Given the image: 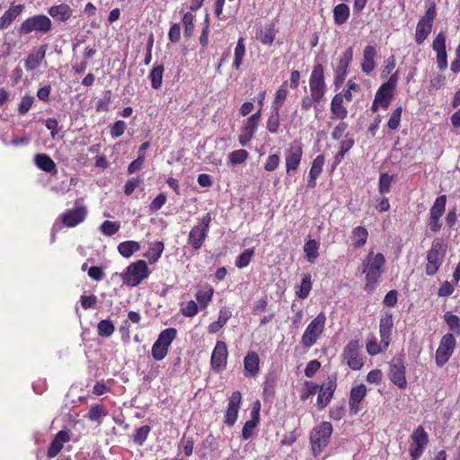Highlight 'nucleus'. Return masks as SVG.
<instances>
[{
  "label": "nucleus",
  "instance_id": "6",
  "mask_svg": "<svg viewBox=\"0 0 460 460\" xmlns=\"http://www.w3.org/2000/svg\"><path fill=\"white\" fill-rule=\"evenodd\" d=\"M447 252V245L441 239H435L427 254L425 272L429 276L435 275L441 266Z\"/></svg>",
  "mask_w": 460,
  "mask_h": 460
},
{
  "label": "nucleus",
  "instance_id": "30",
  "mask_svg": "<svg viewBox=\"0 0 460 460\" xmlns=\"http://www.w3.org/2000/svg\"><path fill=\"white\" fill-rule=\"evenodd\" d=\"M394 97V90L388 88L385 84H382L379 89L376 91L375 98L376 102H379V105L381 108L386 110L391 101Z\"/></svg>",
  "mask_w": 460,
  "mask_h": 460
},
{
  "label": "nucleus",
  "instance_id": "26",
  "mask_svg": "<svg viewBox=\"0 0 460 460\" xmlns=\"http://www.w3.org/2000/svg\"><path fill=\"white\" fill-rule=\"evenodd\" d=\"M47 46L42 45L39 49L31 52L25 59L24 66L27 71H33L38 68L46 55Z\"/></svg>",
  "mask_w": 460,
  "mask_h": 460
},
{
  "label": "nucleus",
  "instance_id": "13",
  "mask_svg": "<svg viewBox=\"0 0 460 460\" xmlns=\"http://www.w3.org/2000/svg\"><path fill=\"white\" fill-rule=\"evenodd\" d=\"M285 164L288 174L296 172L302 161L303 144L301 141H293L285 152Z\"/></svg>",
  "mask_w": 460,
  "mask_h": 460
},
{
  "label": "nucleus",
  "instance_id": "42",
  "mask_svg": "<svg viewBox=\"0 0 460 460\" xmlns=\"http://www.w3.org/2000/svg\"><path fill=\"white\" fill-rule=\"evenodd\" d=\"M287 85L288 82L286 81L277 90L274 100L272 102V110L279 111L280 107L282 106L288 94Z\"/></svg>",
  "mask_w": 460,
  "mask_h": 460
},
{
  "label": "nucleus",
  "instance_id": "12",
  "mask_svg": "<svg viewBox=\"0 0 460 460\" xmlns=\"http://www.w3.org/2000/svg\"><path fill=\"white\" fill-rule=\"evenodd\" d=\"M456 345V341L453 333H447L441 338L435 355L436 364L439 367H443L449 360L455 350Z\"/></svg>",
  "mask_w": 460,
  "mask_h": 460
},
{
  "label": "nucleus",
  "instance_id": "43",
  "mask_svg": "<svg viewBox=\"0 0 460 460\" xmlns=\"http://www.w3.org/2000/svg\"><path fill=\"white\" fill-rule=\"evenodd\" d=\"M319 243L314 239L307 241L304 246V251L306 255V259L309 262L314 263L319 256L318 252Z\"/></svg>",
  "mask_w": 460,
  "mask_h": 460
},
{
  "label": "nucleus",
  "instance_id": "41",
  "mask_svg": "<svg viewBox=\"0 0 460 460\" xmlns=\"http://www.w3.org/2000/svg\"><path fill=\"white\" fill-rule=\"evenodd\" d=\"M312 279L310 274H305L301 279V284L296 291V295L300 299H305L312 290Z\"/></svg>",
  "mask_w": 460,
  "mask_h": 460
},
{
  "label": "nucleus",
  "instance_id": "56",
  "mask_svg": "<svg viewBox=\"0 0 460 460\" xmlns=\"http://www.w3.org/2000/svg\"><path fill=\"white\" fill-rule=\"evenodd\" d=\"M119 228L120 224L119 222L109 220H105L100 227L101 232L106 236H111L115 234L119 230Z\"/></svg>",
  "mask_w": 460,
  "mask_h": 460
},
{
  "label": "nucleus",
  "instance_id": "7",
  "mask_svg": "<svg viewBox=\"0 0 460 460\" xmlns=\"http://www.w3.org/2000/svg\"><path fill=\"white\" fill-rule=\"evenodd\" d=\"M326 315L323 312L310 322L301 338V344L305 348H311L316 343L324 331Z\"/></svg>",
  "mask_w": 460,
  "mask_h": 460
},
{
  "label": "nucleus",
  "instance_id": "1",
  "mask_svg": "<svg viewBox=\"0 0 460 460\" xmlns=\"http://www.w3.org/2000/svg\"><path fill=\"white\" fill-rule=\"evenodd\" d=\"M385 258L383 253H367L362 261L363 273L365 274V289L373 291L377 287L384 273Z\"/></svg>",
  "mask_w": 460,
  "mask_h": 460
},
{
  "label": "nucleus",
  "instance_id": "23",
  "mask_svg": "<svg viewBox=\"0 0 460 460\" xmlns=\"http://www.w3.org/2000/svg\"><path fill=\"white\" fill-rule=\"evenodd\" d=\"M260 371V358L257 352L250 351L243 358V375L246 377H253Z\"/></svg>",
  "mask_w": 460,
  "mask_h": 460
},
{
  "label": "nucleus",
  "instance_id": "62",
  "mask_svg": "<svg viewBox=\"0 0 460 460\" xmlns=\"http://www.w3.org/2000/svg\"><path fill=\"white\" fill-rule=\"evenodd\" d=\"M280 157L277 154L270 155L264 164V170L267 172L275 171L279 164Z\"/></svg>",
  "mask_w": 460,
  "mask_h": 460
},
{
  "label": "nucleus",
  "instance_id": "35",
  "mask_svg": "<svg viewBox=\"0 0 460 460\" xmlns=\"http://www.w3.org/2000/svg\"><path fill=\"white\" fill-rule=\"evenodd\" d=\"M164 250V244L161 241L155 242L148 251L144 254L147 258L149 264L155 263L161 257Z\"/></svg>",
  "mask_w": 460,
  "mask_h": 460
},
{
  "label": "nucleus",
  "instance_id": "44",
  "mask_svg": "<svg viewBox=\"0 0 460 460\" xmlns=\"http://www.w3.org/2000/svg\"><path fill=\"white\" fill-rule=\"evenodd\" d=\"M432 26L425 23L424 21H419L416 27L415 40L418 44L423 43L431 32Z\"/></svg>",
  "mask_w": 460,
  "mask_h": 460
},
{
  "label": "nucleus",
  "instance_id": "17",
  "mask_svg": "<svg viewBox=\"0 0 460 460\" xmlns=\"http://www.w3.org/2000/svg\"><path fill=\"white\" fill-rule=\"evenodd\" d=\"M432 49L436 52L438 68L444 71L447 68V53L446 47V34L440 31L437 34L432 42Z\"/></svg>",
  "mask_w": 460,
  "mask_h": 460
},
{
  "label": "nucleus",
  "instance_id": "24",
  "mask_svg": "<svg viewBox=\"0 0 460 460\" xmlns=\"http://www.w3.org/2000/svg\"><path fill=\"white\" fill-rule=\"evenodd\" d=\"M24 10L23 4H11L0 17V31L7 29Z\"/></svg>",
  "mask_w": 460,
  "mask_h": 460
},
{
  "label": "nucleus",
  "instance_id": "5",
  "mask_svg": "<svg viewBox=\"0 0 460 460\" xmlns=\"http://www.w3.org/2000/svg\"><path fill=\"white\" fill-rule=\"evenodd\" d=\"M150 275V270L143 260H138L130 263L126 271L120 274L123 282L129 287L138 286L144 279Z\"/></svg>",
  "mask_w": 460,
  "mask_h": 460
},
{
  "label": "nucleus",
  "instance_id": "59",
  "mask_svg": "<svg viewBox=\"0 0 460 460\" xmlns=\"http://www.w3.org/2000/svg\"><path fill=\"white\" fill-rule=\"evenodd\" d=\"M325 157L323 155H318L313 161L309 173L320 176L323 172V167L324 165Z\"/></svg>",
  "mask_w": 460,
  "mask_h": 460
},
{
  "label": "nucleus",
  "instance_id": "10",
  "mask_svg": "<svg viewBox=\"0 0 460 460\" xmlns=\"http://www.w3.org/2000/svg\"><path fill=\"white\" fill-rule=\"evenodd\" d=\"M310 94L316 100H323L326 93L324 68L322 64L314 65L309 78Z\"/></svg>",
  "mask_w": 460,
  "mask_h": 460
},
{
  "label": "nucleus",
  "instance_id": "36",
  "mask_svg": "<svg viewBox=\"0 0 460 460\" xmlns=\"http://www.w3.org/2000/svg\"><path fill=\"white\" fill-rule=\"evenodd\" d=\"M349 17V8L345 4H339L333 9V19L337 25H342Z\"/></svg>",
  "mask_w": 460,
  "mask_h": 460
},
{
  "label": "nucleus",
  "instance_id": "20",
  "mask_svg": "<svg viewBox=\"0 0 460 460\" xmlns=\"http://www.w3.org/2000/svg\"><path fill=\"white\" fill-rule=\"evenodd\" d=\"M367 395L365 385H358L350 389L349 398V409L351 415H356L361 410L360 403Z\"/></svg>",
  "mask_w": 460,
  "mask_h": 460
},
{
  "label": "nucleus",
  "instance_id": "4",
  "mask_svg": "<svg viewBox=\"0 0 460 460\" xmlns=\"http://www.w3.org/2000/svg\"><path fill=\"white\" fill-rule=\"evenodd\" d=\"M212 217L210 213H206L199 221V224L194 226L188 235V244L194 250L198 251L206 241Z\"/></svg>",
  "mask_w": 460,
  "mask_h": 460
},
{
  "label": "nucleus",
  "instance_id": "60",
  "mask_svg": "<svg viewBox=\"0 0 460 460\" xmlns=\"http://www.w3.org/2000/svg\"><path fill=\"white\" fill-rule=\"evenodd\" d=\"M346 412L345 403L333 405L329 411V416L334 420H341Z\"/></svg>",
  "mask_w": 460,
  "mask_h": 460
},
{
  "label": "nucleus",
  "instance_id": "16",
  "mask_svg": "<svg viewBox=\"0 0 460 460\" xmlns=\"http://www.w3.org/2000/svg\"><path fill=\"white\" fill-rule=\"evenodd\" d=\"M228 350L226 343L217 341L211 354L210 366L216 373L223 372L227 366Z\"/></svg>",
  "mask_w": 460,
  "mask_h": 460
},
{
  "label": "nucleus",
  "instance_id": "39",
  "mask_svg": "<svg viewBox=\"0 0 460 460\" xmlns=\"http://www.w3.org/2000/svg\"><path fill=\"white\" fill-rule=\"evenodd\" d=\"M443 318L451 332L450 333H453L454 337L460 336V318L451 312H446Z\"/></svg>",
  "mask_w": 460,
  "mask_h": 460
},
{
  "label": "nucleus",
  "instance_id": "51",
  "mask_svg": "<svg viewBox=\"0 0 460 460\" xmlns=\"http://www.w3.org/2000/svg\"><path fill=\"white\" fill-rule=\"evenodd\" d=\"M248 157L249 153L244 149L234 150L228 155L229 162L233 165L243 164L248 159Z\"/></svg>",
  "mask_w": 460,
  "mask_h": 460
},
{
  "label": "nucleus",
  "instance_id": "53",
  "mask_svg": "<svg viewBox=\"0 0 460 460\" xmlns=\"http://www.w3.org/2000/svg\"><path fill=\"white\" fill-rule=\"evenodd\" d=\"M279 124V111L272 110L268 117L266 128L270 133H277Z\"/></svg>",
  "mask_w": 460,
  "mask_h": 460
},
{
  "label": "nucleus",
  "instance_id": "54",
  "mask_svg": "<svg viewBox=\"0 0 460 460\" xmlns=\"http://www.w3.org/2000/svg\"><path fill=\"white\" fill-rule=\"evenodd\" d=\"M402 113V107L398 106L390 115V118L387 121V128L391 130H396L401 122V117Z\"/></svg>",
  "mask_w": 460,
  "mask_h": 460
},
{
  "label": "nucleus",
  "instance_id": "18",
  "mask_svg": "<svg viewBox=\"0 0 460 460\" xmlns=\"http://www.w3.org/2000/svg\"><path fill=\"white\" fill-rule=\"evenodd\" d=\"M242 402V394L239 391H234L232 393L229 401L227 409L225 414L224 422L226 426L232 427L237 420L238 412L240 410V405Z\"/></svg>",
  "mask_w": 460,
  "mask_h": 460
},
{
  "label": "nucleus",
  "instance_id": "33",
  "mask_svg": "<svg viewBox=\"0 0 460 460\" xmlns=\"http://www.w3.org/2000/svg\"><path fill=\"white\" fill-rule=\"evenodd\" d=\"M261 109H259L255 113L252 114L244 122L241 128V131L244 133H249V135L254 136L259 122L261 120Z\"/></svg>",
  "mask_w": 460,
  "mask_h": 460
},
{
  "label": "nucleus",
  "instance_id": "21",
  "mask_svg": "<svg viewBox=\"0 0 460 460\" xmlns=\"http://www.w3.org/2000/svg\"><path fill=\"white\" fill-rule=\"evenodd\" d=\"M87 216V210L84 206L75 207L74 209L66 210L62 215V223L66 227H75L84 222Z\"/></svg>",
  "mask_w": 460,
  "mask_h": 460
},
{
  "label": "nucleus",
  "instance_id": "45",
  "mask_svg": "<svg viewBox=\"0 0 460 460\" xmlns=\"http://www.w3.org/2000/svg\"><path fill=\"white\" fill-rule=\"evenodd\" d=\"M115 332V326L110 319L101 320L97 324V332L101 337H111Z\"/></svg>",
  "mask_w": 460,
  "mask_h": 460
},
{
  "label": "nucleus",
  "instance_id": "19",
  "mask_svg": "<svg viewBox=\"0 0 460 460\" xmlns=\"http://www.w3.org/2000/svg\"><path fill=\"white\" fill-rule=\"evenodd\" d=\"M394 329L393 314L385 312L382 314L379 323V333L381 338V344L384 349H387L392 341V333Z\"/></svg>",
  "mask_w": 460,
  "mask_h": 460
},
{
  "label": "nucleus",
  "instance_id": "8",
  "mask_svg": "<svg viewBox=\"0 0 460 460\" xmlns=\"http://www.w3.org/2000/svg\"><path fill=\"white\" fill-rule=\"evenodd\" d=\"M176 335L177 331L174 328H167L160 332L151 349V354L155 360H163L167 356L169 348Z\"/></svg>",
  "mask_w": 460,
  "mask_h": 460
},
{
  "label": "nucleus",
  "instance_id": "31",
  "mask_svg": "<svg viewBox=\"0 0 460 460\" xmlns=\"http://www.w3.org/2000/svg\"><path fill=\"white\" fill-rule=\"evenodd\" d=\"M352 245L354 248L358 249L363 247L368 238V232L365 226H356L351 232Z\"/></svg>",
  "mask_w": 460,
  "mask_h": 460
},
{
  "label": "nucleus",
  "instance_id": "14",
  "mask_svg": "<svg viewBox=\"0 0 460 460\" xmlns=\"http://www.w3.org/2000/svg\"><path fill=\"white\" fill-rule=\"evenodd\" d=\"M360 344L357 340H352L344 347L342 358L352 370H359L363 367V359L359 356Z\"/></svg>",
  "mask_w": 460,
  "mask_h": 460
},
{
  "label": "nucleus",
  "instance_id": "15",
  "mask_svg": "<svg viewBox=\"0 0 460 460\" xmlns=\"http://www.w3.org/2000/svg\"><path fill=\"white\" fill-rule=\"evenodd\" d=\"M337 388V379L335 376H328L323 384L318 385L317 407L323 410L327 407L333 397Z\"/></svg>",
  "mask_w": 460,
  "mask_h": 460
},
{
  "label": "nucleus",
  "instance_id": "52",
  "mask_svg": "<svg viewBox=\"0 0 460 460\" xmlns=\"http://www.w3.org/2000/svg\"><path fill=\"white\" fill-rule=\"evenodd\" d=\"M318 390V385L310 381H305L300 391V400L305 402L310 396L314 395Z\"/></svg>",
  "mask_w": 460,
  "mask_h": 460
},
{
  "label": "nucleus",
  "instance_id": "61",
  "mask_svg": "<svg viewBox=\"0 0 460 460\" xmlns=\"http://www.w3.org/2000/svg\"><path fill=\"white\" fill-rule=\"evenodd\" d=\"M199 312V306L193 300L189 301L184 307L181 308V313L185 317H193Z\"/></svg>",
  "mask_w": 460,
  "mask_h": 460
},
{
  "label": "nucleus",
  "instance_id": "25",
  "mask_svg": "<svg viewBox=\"0 0 460 460\" xmlns=\"http://www.w3.org/2000/svg\"><path fill=\"white\" fill-rule=\"evenodd\" d=\"M36 166L53 176L58 174V168L53 159L47 154H37L34 156Z\"/></svg>",
  "mask_w": 460,
  "mask_h": 460
},
{
  "label": "nucleus",
  "instance_id": "38",
  "mask_svg": "<svg viewBox=\"0 0 460 460\" xmlns=\"http://www.w3.org/2000/svg\"><path fill=\"white\" fill-rule=\"evenodd\" d=\"M354 144L353 138H347L340 143V150L334 156L333 168L341 163L345 155L353 147Z\"/></svg>",
  "mask_w": 460,
  "mask_h": 460
},
{
  "label": "nucleus",
  "instance_id": "29",
  "mask_svg": "<svg viewBox=\"0 0 460 460\" xmlns=\"http://www.w3.org/2000/svg\"><path fill=\"white\" fill-rule=\"evenodd\" d=\"M332 119L343 120L348 116V111L343 105L342 93H336L331 102Z\"/></svg>",
  "mask_w": 460,
  "mask_h": 460
},
{
  "label": "nucleus",
  "instance_id": "47",
  "mask_svg": "<svg viewBox=\"0 0 460 460\" xmlns=\"http://www.w3.org/2000/svg\"><path fill=\"white\" fill-rule=\"evenodd\" d=\"M150 431L151 427L148 425H144L137 428L132 436L133 442L137 446H143Z\"/></svg>",
  "mask_w": 460,
  "mask_h": 460
},
{
  "label": "nucleus",
  "instance_id": "37",
  "mask_svg": "<svg viewBox=\"0 0 460 460\" xmlns=\"http://www.w3.org/2000/svg\"><path fill=\"white\" fill-rule=\"evenodd\" d=\"M164 67L163 65L155 66L149 74V79L151 82V86L153 89H159L163 84V76H164Z\"/></svg>",
  "mask_w": 460,
  "mask_h": 460
},
{
  "label": "nucleus",
  "instance_id": "9",
  "mask_svg": "<svg viewBox=\"0 0 460 460\" xmlns=\"http://www.w3.org/2000/svg\"><path fill=\"white\" fill-rule=\"evenodd\" d=\"M411 443L409 448V454L411 460H418L424 453L429 444V434L424 427L419 425L411 435Z\"/></svg>",
  "mask_w": 460,
  "mask_h": 460
},
{
  "label": "nucleus",
  "instance_id": "11",
  "mask_svg": "<svg viewBox=\"0 0 460 460\" xmlns=\"http://www.w3.org/2000/svg\"><path fill=\"white\" fill-rule=\"evenodd\" d=\"M406 368L402 355L394 356L389 366V378L391 382L400 389H405L407 386Z\"/></svg>",
  "mask_w": 460,
  "mask_h": 460
},
{
  "label": "nucleus",
  "instance_id": "32",
  "mask_svg": "<svg viewBox=\"0 0 460 460\" xmlns=\"http://www.w3.org/2000/svg\"><path fill=\"white\" fill-rule=\"evenodd\" d=\"M246 53L244 39L240 37L237 40V44L234 52V62L232 65L233 69L239 70L241 66L243 65V58Z\"/></svg>",
  "mask_w": 460,
  "mask_h": 460
},
{
  "label": "nucleus",
  "instance_id": "27",
  "mask_svg": "<svg viewBox=\"0 0 460 460\" xmlns=\"http://www.w3.org/2000/svg\"><path fill=\"white\" fill-rule=\"evenodd\" d=\"M376 56V49L372 45L365 47L363 51V59L361 62V70L363 73L369 75L376 66L375 57Z\"/></svg>",
  "mask_w": 460,
  "mask_h": 460
},
{
  "label": "nucleus",
  "instance_id": "48",
  "mask_svg": "<svg viewBox=\"0 0 460 460\" xmlns=\"http://www.w3.org/2000/svg\"><path fill=\"white\" fill-rule=\"evenodd\" d=\"M447 204L446 195L438 196L430 208L429 216L441 217L445 212Z\"/></svg>",
  "mask_w": 460,
  "mask_h": 460
},
{
  "label": "nucleus",
  "instance_id": "46",
  "mask_svg": "<svg viewBox=\"0 0 460 460\" xmlns=\"http://www.w3.org/2000/svg\"><path fill=\"white\" fill-rule=\"evenodd\" d=\"M276 31L273 24L268 26L264 31L261 30L260 33H257V38L264 45H271L275 40Z\"/></svg>",
  "mask_w": 460,
  "mask_h": 460
},
{
  "label": "nucleus",
  "instance_id": "40",
  "mask_svg": "<svg viewBox=\"0 0 460 460\" xmlns=\"http://www.w3.org/2000/svg\"><path fill=\"white\" fill-rule=\"evenodd\" d=\"M214 295V289L211 287H207L204 289L198 290L195 296L199 303L200 309H205L211 302Z\"/></svg>",
  "mask_w": 460,
  "mask_h": 460
},
{
  "label": "nucleus",
  "instance_id": "50",
  "mask_svg": "<svg viewBox=\"0 0 460 460\" xmlns=\"http://www.w3.org/2000/svg\"><path fill=\"white\" fill-rule=\"evenodd\" d=\"M254 254V248L244 250L235 260V266L239 269L247 267Z\"/></svg>",
  "mask_w": 460,
  "mask_h": 460
},
{
  "label": "nucleus",
  "instance_id": "63",
  "mask_svg": "<svg viewBox=\"0 0 460 460\" xmlns=\"http://www.w3.org/2000/svg\"><path fill=\"white\" fill-rule=\"evenodd\" d=\"M143 182V179L137 178H130L128 179L124 186V192L127 196H130L134 190Z\"/></svg>",
  "mask_w": 460,
  "mask_h": 460
},
{
  "label": "nucleus",
  "instance_id": "58",
  "mask_svg": "<svg viewBox=\"0 0 460 460\" xmlns=\"http://www.w3.org/2000/svg\"><path fill=\"white\" fill-rule=\"evenodd\" d=\"M106 414L107 412L105 411L103 406L101 404H94L91 406L87 417L91 420L100 421V420L106 416Z\"/></svg>",
  "mask_w": 460,
  "mask_h": 460
},
{
  "label": "nucleus",
  "instance_id": "22",
  "mask_svg": "<svg viewBox=\"0 0 460 460\" xmlns=\"http://www.w3.org/2000/svg\"><path fill=\"white\" fill-rule=\"evenodd\" d=\"M70 440L69 433L66 430L58 431L52 441L50 442L48 450L47 456L49 458H53L59 454V452L63 449L64 444Z\"/></svg>",
  "mask_w": 460,
  "mask_h": 460
},
{
  "label": "nucleus",
  "instance_id": "64",
  "mask_svg": "<svg viewBox=\"0 0 460 460\" xmlns=\"http://www.w3.org/2000/svg\"><path fill=\"white\" fill-rule=\"evenodd\" d=\"M33 102H34L33 96L24 95L22 98L21 103L19 104V107H18L19 113L21 115L26 114L29 111V110L31 109V107L32 106Z\"/></svg>",
  "mask_w": 460,
  "mask_h": 460
},
{
  "label": "nucleus",
  "instance_id": "28",
  "mask_svg": "<svg viewBox=\"0 0 460 460\" xmlns=\"http://www.w3.org/2000/svg\"><path fill=\"white\" fill-rule=\"evenodd\" d=\"M48 13L57 21L66 22L72 17L73 9L66 4H61L49 8Z\"/></svg>",
  "mask_w": 460,
  "mask_h": 460
},
{
  "label": "nucleus",
  "instance_id": "34",
  "mask_svg": "<svg viewBox=\"0 0 460 460\" xmlns=\"http://www.w3.org/2000/svg\"><path fill=\"white\" fill-rule=\"evenodd\" d=\"M140 250V243L137 241H124L118 245V252L124 258L131 257Z\"/></svg>",
  "mask_w": 460,
  "mask_h": 460
},
{
  "label": "nucleus",
  "instance_id": "2",
  "mask_svg": "<svg viewBox=\"0 0 460 460\" xmlns=\"http://www.w3.org/2000/svg\"><path fill=\"white\" fill-rule=\"evenodd\" d=\"M332 431V425L329 421H322L313 428L309 439L312 454L314 457L319 456L329 445Z\"/></svg>",
  "mask_w": 460,
  "mask_h": 460
},
{
  "label": "nucleus",
  "instance_id": "57",
  "mask_svg": "<svg viewBox=\"0 0 460 460\" xmlns=\"http://www.w3.org/2000/svg\"><path fill=\"white\" fill-rule=\"evenodd\" d=\"M394 181V176L386 172L381 173L379 176V192L386 194L390 191L391 184Z\"/></svg>",
  "mask_w": 460,
  "mask_h": 460
},
{
  "label": "nucleus",
  "instance_id": "49",
  "mask_svg": "<svg viewBox=\"0 0 460 460\" xmlns=\"http://www.w3.org/2000/svg\"><path fill=\"white\" fill-rule=\"evenodd\" d=\"M353 58V48L349 47L346 49V50L342 53L341 57L339 59L337 68L338 71H348V67L352 61Z\"/></svg>",
  "mask_w": 460,
  "mask_h": 460
},
{
  "label": "nucleus",
  "instance_id": "3",
  "mask_svg": "<svg viewBox=\"0 0 460 460\" xmlns=\"http://www.w3.org/2000/svg\"><path fill=\"white\" fill-rule=\"evenodd\" d=\"M52 30V22L45 14H37L25 19L20 25L18 31L21 35L35 32L39 35L49 33Z\"/></svg>",
  "mask_w": 460,
  "mask_h": 460
},
{
  "label": "nucleus",
  "instance_id": "55",
  "mask_svg": "<svg viewBox=\"0 0 460 460\" xmlns=\"http://www.w3.org/2000/svg\"><path fill=\"white\" fill-rule=\"evenodd\" d=\"M366 349L367 352L371 356H376L385 350L384 349L383 345L377 342V340L375 336H372L367 340L366 344Z\"/></svg>",
  "mask_w": 460,
  "mask_h": 460
}]
</instances>
